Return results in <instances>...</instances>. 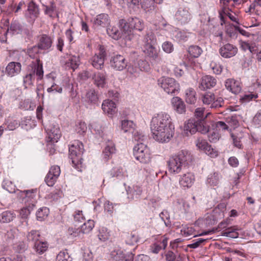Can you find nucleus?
<instances>
[{"label": "nucleus", "instance_id": "nucleus-41", "mask_svg": "<svg viewBox=\"0 0 261 261\" xmlns=\"http://www.w3.org/2000/svg\"><path fill=\"white\" fill-rule=\"evenodd\" d=\"M86 100L88 102L96 103L98 100L97 95L94 89L89 90L86 95Z\"/></svg>", "mask_w": 261, "mask_h": 261}, {"label": "nucleus", "instance_id": "nucleus-7", "mask_svg": "<svg viewBox=\"0 0 261 261\" xmlns=\"http://www.w3.org/2000/svg\"><path fill=\"white\" fill-rule=\"evenodd\" d=\"M135 159L142 164H147L151 161V154L147 145L140 142L133 149Z\"/></svg>", "mask_w": 261, "mask_h": 261}, {"label": "nucleus", "instance_id": "nucleus-31", "mask_svg": "<svg viewBox=\"0 0 261 261\" xmlns=\"http://www.w3.org/2000/svg\"><path fill=\"white\" fill-rule=\"evenodd\" d=\"M80 64V58L77 56H72L70 57L68 60L66 62V68L75 70Z\"/></svg>", "mask_w": 261, "mask_h": 261}, {"label": "nucleus", "instance_id": "nucleus-5", "mask_svg": "<svg viewBox=\"0 0 261 261\" xmlns=\"http://www.w3.org/2000/svg\"><path fill=\"white\" fill-rule=\"evenodd\" d=\"M119 26L122 32L126 35L125 37L128 36V39H131L130 35L133 30L141 32L144 28L143 21L136 17L129 18L127 20L120 19Z\"/></svg>", "mask_w": 261, "mask_h": 261}, {"label": "nucleus", "instance_id": "nucleus-21", "mask_svg": "<svg viewBox=\"0 0 261 261\" xmlns=\"http://www.w3.org/2000/svg\"><path fill=\"white\" fill-rule=\"evenodd\" d=\"M173 109L179 114H184L186 111V105L183 100L179 97H174L171 99Z\"/></svg>", "mask_w": 261, "mask_h": 261}, {"label": "nucleus", "instance_id": "nucleus-4", "mask_svg": "<svg viewBox=\"0 0 261 261\" xmlns=\"http://www.w3.org/2000/svg\"><path fill=\"white\" fill-rule=\"evenodd\" d=\"M42 63L38 59L32 61L29 65L27 74L23 77V85L25 88L32 86L35 81V75L38 80H41L43 77Z\"/></svg>", "mask_w": 261, "mask_h": 261}, {"label": "nucleus", "instance_id": "nucleus-29", "mask_svg": "<svg viewBox=\"0 0 261 261\" xmlns=\"http://www.w3.org/2000/svg\"><path fill=\"white\" fill-rule=\"evenodd\" d=\"M15 218V214L11 211H6L0 214V223H8Z\"/></svg>", "mask_w": 261, "mask_h": 261}, {"label": "nucleus", "instance_id": "nucleus-12", "mask_svg": "<svg viewBox=\"0 0 261 261\" xmlns=\"http://www.w3.org/2000/svg\"><path fill=\"white\" fill-rule=\"evenodd\" d=\"M47 136L46 141L48 143V146H51L52 144L57 143L61 137V132L59 128L54 126L46 130Z\"/></svg>", "mask_w": 261, "mask_h": 261}, {"label": "nucleus", "instance_id": "nucleus-33", "mask_svg": "<svg viewBox=\"0 0 261 261\" xmlns=\"http://www.w3.org/2000/svg\"><path fill=\"white\" fill-rule=\"evenodd\" d=\"M200 99L205 105H211L212 103L215 99V94L212 92H206L201 94Z\"/></svg>", "mask_w": 261, "mask_h": 261}, {"label": "nucleus", "instance_id": "nucleus-26", "mask_svg": "<svg viewBox=\"0 0 261 261\" xmlns=\"http://www.w3.org/2000/svg\"><path fill=\"white\" fill-rule=\"evenodd\" d=\"M23 31V27L18 20H13L7 29V33L12 35L21 34Z\"/></svg>", "mask_w": 261, "mask_h": 261}, {"label": "nucleus", "instance_id": "nucleus-16", "mask_svg": "<svg viewBox=\"0 0 261 261\" xmlns=\"http://www.w3.org/2000/svg\"><path fill=\"white\" fill-rule=\"evenodd\" d=\"M217 83L216 79L211 75H204L200 80L199 88L202 90H205L214 87Z\"/></svg>", "mask_w": 261, "mask_h": 261}, {"label": "nucleus", "instance_id": "nucleus-54", "mask_svg": "<svg viewBox=\"0 0 261 261\" xmlns=\"http://www.w3.org/2000/svg\"><path fill=\"white\" fill-rule=\"evenodd\" d=\"M258 96L257 94H253L252 93H248L241 96L240 100L242 103H246L250 101L253 98H256Z\"/></svg>", "mask_w": 261, "mask_h": 261}, {"label": "nucleus", "instance_id": "nucleus-64", "mask_svg": "<svg viewBox=\"0 0 261 261\" xmlns=\"http://www.w3.org/2000/svg\"><path fill=\"white\" fill-rule=\"evenodd\" d=\"M231 137L233 140V143L234 146L238 148H241L242 144L241 142V137L237 136L233 134H231Z\"/></svg>", "mask_w": 261, "mask_h": 261}, {"label": "nucleus", "instance_id": "nucleus-24", "mask_svg": "<svg viewBox=\"0 0 261 261\" xmlns=\"http://www.w3.org/2000/svg\"><path fill=\"white\" fill-rule=\"evenodd\" d=\"M52 42L53 40L50 36L43 34L39 37L37 45L41 49L46 50L51 47Z\"/></svg>", "mask_w": 261, "mask_h": 261}, {"label": "nucleus", "instance_id": "nucleus-48", "mask_svg": "<svg viewBox=\"0 0 261 261\" xmlns=\"http://www.w3.org/2000/svg\"><path fill=\"white\" fill-rule=\"evenodd\" d=\"M34 248L37 252L41 254L46 250L47 246L46 242L40 241L35 244Z\"/></svg>", "mask_w": 261, "mask_h": 261}, {"label": "nucleus", "instance_id": "nucleus-20", "mask_svg": "<svg viewBox=\"0 0 261 261\" xmlns=\"http://www.w3.org/2000/svg\"><path fill=\"white\" fill-rule=\"evenodd\" d=\"M226 88L231 93L237 94L239 93L242 89L240 82L233 79H228L225 82Z\"/></svg>", "mask_w": 261, "mask_h": 261}, {"label": "nucleus", "instance_id": "nucleus-1", "mask_svg": "<svg viewBox=\"0 0 261 261\" xmlns=\"http://www.w3.org/2000/svg\"><path fill=\"white\" fill-rule=\"evenodd\" d=\"M153 138L160 142H169L173 137L174 126L169 114L161 113L152 118L150 124Z\"/></svg>", "mask_w": 261, "mask_h": 261}, {"label": "nucleus", "instance_id": "nucleus-60", "mask_svg": "<svg viewBox=\"0 0 261 261\" xmlns=\"http://www.w3.org/2000/svg\"><path fill=\"white\" fill-rule=\"evenodd\" d=\"M110 236L109 232H107L106 228H102L101 230H100L99 234L98 235L99 239L102 241H105L109 239Z\"/></svg>", "mask_w": 261, "mask_h": 261}, {"label": "nucleus", "instance_id": "nucleus-61", "mask_svg": "<svg viewBox=\"0 0 261 261\" xmlns=\"http://www.w3.org/2000/svg\"><path fill=\"white\" fill-rule=\"evenodd\" d=\"M87 125L85 122H80L76 126V130L77 133L82 135L87 130Z\"/></svg>", "mask_w": 261, "mask_h": 261}, {"label": "nucleus", "instance_id": "nucleus-37", "mask_svg": "<svg viewBox=\"0 0 261 261\" xmlns=\"http://www.w3.org/2000/svg\"><path fill=\"white\" fill-rule=\"evenodd\" d=\"M45 7L44 13L50 17H54V12L56 11V7L53 1H50L48 5L43 4Z\"/></svg>", "mask_w": 261, "mask_h": 261}, {"label": "nucleus", "instance_id": "nucleus-2", "mask_svg": "<svg viewBox=\"0 0 261 261\" xmlns=\"http://www.w3.org/2000/svg\"><path fill=\"white\" fill-rule=\"evenodd\" d=\"M204 108H198L195 110V118L190 119L185 122L184 127V133L187 136L195 134L199 132L201 134H206L209 130V125L205 120L210 113L204 114Z\"/></svg>", "mask_w": 261, "mask_h": 261}, {"label": "nucleus", "instance_id": "nucleus-62", "mask_svg": "<svg viewBox=\"0 0 261 261\" xmlns=\"http://www.w3.org/2000/svg\"><path fill=\"white\" fill-rule=\"evenodd\" d=\"M126 4L127 7L133 9L135 6H138L141 0H121Z\"/></svg>", "mask_w": 261, "mask_h": 261}, {"label": "nucleus", "instance_id": "nucleus-11", "mask_svg": "<svg viewBox=\"0 0 261 261\" xmlns=\"http://www.w3.org/2000/svg\"><path fill=\"white\" fill-rule=\"evenodd\" d=\"M111 67L116 70L122 71L127 66L125 58L120 55H116L112 57L110 60Z\"/></svg>", "mask_w": 261, "mask_h": 261}, {"label": "nucleus", "instance_id": "nucleus-59", "mask_svg": "<svg viewBox=\"0 0 261 261\" xmlns=\"http://www.w3.org/2000/svg\"><path fill=\"white\" fill-rule=\"evenodd\" d=\"M163 50L167 53H171L174 49L173 45L171 42L166 41L162 44Z\"/></svg>", "mask_w": 261, "mask_h": 261}, {"label": "nucleus", "instance_id": "nucleus-47", "mask_svg": "<svg viewBox=\"0 0 261 261\" xmlns=\"http://www.w3.org/2000/svg\"><path fill=\"white\" fill-rule=\"evenodd\" d=\"M111 258L115 261L122 260L124 258V254L121 250H115L111 253Z\"/></svg>", "mask_w": 261, "mask_h": 261}, {"label": "nucleus", "instance_id": "nucleus-45", "mask_svg": "<svg viewBox=\"0 0 261 261\" xmlns=\"http://www.w3.org/2000/svg\"><path fill=\"white\" fill-rule=\"evenodd\" d=\"M144 43L143 46L144 48L147 46L154 45L155 42H156V39L152 34H147L143 40Z\"/></svg>", "mask_w": 261, "mask_h": 261}, {"label": "nucleus", "instance_id": "nucleus-51", "mask_svg": "<svg viewBox=\"0 0 261 261\" xmlns=\"http://www.w3.org/2000/svg\"><path fill=\"white\" fill-rule=\"evenodd\" d=\"M56 261H71V258L67 251L66 250H63L60 251L57 255Z\"/></svg>", "mask_w": 261, "mask_h": 261}, {"label": "nucleus", "instance_id": "nucleus-17", "mask_svg": "<svg viewBox=\"0 0 261 261\" xmlns=\"http://www.w3.org/2000/svg\"><path fill=\"white\" fill-rule=\"evenodd\" d=\"M21 65L17 62H10L7 66L5 70L6 74L10 77L15 76L20 73Z\"/></svg>", "mask_w": 261, "mask_h": 261}, {"label": "nucleus", "instance_id": "nucleus-30", "mask_svg": "<svg viewBox=\"0 0 261 261\" xmlns=\"http://www.w3.org/2000/svg\"><path fill=\"white\" fill-rule=\"evenodd\" d=\"M185 94L186 102L190 105H194L197 101L196 91L193 88H190L186 90Z\"/></svg>", "mask_w": 261, "mask_h": 261}, {"label": "nucleus", "instance_id": "nucleus-32", "mask_svg": "<svg viewBox=\"0 0 261 261\" xmlns=\"http://www.w3.org/2000/svg\"><path fill=\"white\" fill-rule=\"evenodd\" d=\"M239 230V229L237 226H234L223 230L221 232V234L223 236L235 239L239 237V233L237 232Z\"/></svg>", "mask_w": 261, "mask_h": 261}, {"label": "nucleus", "instance_id": "nucleus-15", "mask_svg": "<svg viewBox=\"0 0 261 261\" xmlns=\"http://www.w3.org/2000/svg\"><path fill=\"white\" fill-rule=\"evenodd\" d=\"M175 17L181 24H186L191 20L192 15L188 9L180 8L176 12Z\"/></svg>", "mask_w": 261, "mask_h": 261}, {"label": "nucleus", "instance_id": "nucleus-63", "mask_svg": "<svg viewBox=\"0 0 261 261\" xmlns=\"http://www.w3.org/2000/svg\"><path fill=\"white\" fill-rule=\"evenodd\" d=\"M211 67L214 73L216 74H220L222 71V67L221 66L215 62H212L211 64Z\"/></svg>", "mask_w": 261, "mask_h": 261}, {"label": "nucleus", "instance_id": "nucleus-58", "mask_svg": "<svg viewBox=\"0 0 261 261\" xmlns=\"http://www.w3.org/2000/svg\"><path fill=\"white\" fill-rule=\"evenodd\" d=\"M16 230L15 229H10L7 231L5 234V238L7 242H10L15 238Z\"/></svg>", "mask_w": 261, "mask_h": 261}, {"label": "nucleus", "instance_id": "nucleus-8", "mask_svg": "<svg viewBox=\"0 0 261 261\" xmlns=\"http://www.w3.org/2000/svg\"><path fill=\"white\" fill-rule=\"evenodd\" d=\"M158 85L168 94H173L179 89V85L175 79L169 77L162 76L158 80Z\"/></svg>", "mask_w": 261, "mask_h": 261}, {"label": "nucleus", "instance_id": "nucleus-36", "mask_svg": "<svg viewBox=\"0 0 261 261\" xmlns=\"http://www.w3.org/2000/svg\"><path fill=\"white\" fill-rule=\"evenodd\" d=\"M225 122L228 128L231 130L232 128L235 129L239 126V122L236 115L228 116L225 118Z\"/></svg>", "mask_w": 261, "mask_h": 261}, {"label": "nucleus", "instance_id": "nucleus-50", "mask_svg": "<svg viewBox=\"0 0 261 261\" xmlns=\"http://www.w3.org/2000/svg\"><path fill=\"white\" fill-rule=\"evenodd\" d=\"M154 3L153 0H143L142 7L146 11L153 10L155 8Z\"/></svg>", "mask_w": 261, "mask_h": 261}, {"label": "nucleus", "instance_id": "nucleus-53", "mask_svg": "<svg viewBox=\"0 0 261 261\" xmlns=\"http://www.w3.org/2000/svg\"><path fill=\"white\" fill-rule=\"evenodd\" d=\"M125 240L126 244L133 245L138 242V236L135 234H127L125 236Z\"/></svg>", "mask_w": 261, "mask_h": 261}, {"label": "nucleus", "instance_id": "nucleus-9", "mask_svg": "<svg viewBox=\"0 0 261 261\" xmlns=\"http://www.w3.org/2000/svg\"><path fill=\"white\" fill-rule=\"evenodd\" d=\"M39 14L38 6L34 1H31L28 5V9L25 11L24 16L28 22L34 23Z\"/></svg>", "mask_w": 261, "mask_h": 261}, {"label": "nucleus", "instance_id": "nucleus-18", "mask_svg": "<svg viewBox=\"0 0 261 261\" xmlns=\"http://www.w3.org/2000/svg\"><path fill=\"white\" fill-rule=\"evenodd\" d=\"M145 55L152 58L156 63H160L162 61L161 57H159V51L154 46V45H148L143 49Z\"/></svg>", "mask_w": 261, "mask_h": 261}, {"label": "nucleus", "instance_id": "nucleus-40", "mask_svg": "<svg viewBox=\"0 0 261 261\" xmlns=\"http://www.w3.org/2000/svg\"><path fill=\"white\" fill-rule=\"evenodd\" d=\"M190 55L193 58L199 57L202 53V49L197 45H191L188 48Z\"/></svg>", "mask_w": 261, "mask_h": 261}, {"label": "nucleus", "instance_id": "nucleus-6", "mask_svg": "<svg viewBox=\"0 0 261 261\" xmlns=\"http://www.w3.org/2000/svg\"><path fill=\"white\" fill-rule=\"evenodd\" d=\"M84 151L83 144L79 141H75L69 147V158L71 160L73 166L78 170H81L82 167Z\"/></svg>", "mask_w": 261, "mask_h": 261}, {"label": "nucleus", "instance_id": "nucleus-43", "mask_svg": "<svg viewBox=\"0 0 261 261\" xmlns=\"http://www.w3.org/2000/svg\"><path fill=\"white\" fill-rule=\"evenodd\" d=\"M94 226V222L93 220H89L87 222L84 223L81 226V231L83 233H88L90 232Z\"/></svg>", "mask_w": 261, "mask_h": 261}, {"label": "nucleus", "instance_id": "nucleus-3", "mask_svg": "<svg viewBox=\"0 0 261 261\" xmlns=\"http://www.w3.org/2000/svg\"><path fill=\"white\" fill-rule=\"evenodd\" d=\"M193 160V155L189 151L179 150L169 157L167 161L168 171L172 174H178L187 169Z\"/></svg>", "mask_w": 261, "mask_h": 261}, {"label": "nucleus", "instance_id": "nucleus-35", "mask_svg": "<svg viewBox=\"0 0 261 261\" xmlns=\"http://www.w3.org/2000/svg\"><path fill=\"white\" fill-rule=\"evenodd\" d=\"M135 124L132 121L123 120L121 122V129L124 133H132L134 132Z\"/></svg>", "mask_w": 261, "mask_h": 261}, {"label": "nucleus", "instance_id": "nucleus-42", "mask_svg": "<svg viewBox=\"0 0 261 261\" xmlns=\"http://www.w3.org/2000/svg\"><path fill=\"white\" fill-rule=\"evenodd\" d=\"M2 186L4 189L8 191L9 193H14L16 192L15 186L8 179L4 180Z\"/></svg>", "mask_w": 261, "mask_h": 261}, {"label": "nucleus", "instance_id": "nucleus-25", "mask_svg": "<svg viewBox=\"0 0 261 261\" xmlns=\"http://www.w3.org/2000/svg\"><path fill=\"white\" fill-rule=\"evenodd\" d=\"M93 24L97 27H106L110 23L108 14L102 13L96 16L93 20Z\"/></svg>", "mask_w": 261, "mask_h": 261}, {"label": "nucleus", "instance_id": "nucleus-22", "mask_svg": "<svg viewBox=\"0 0 261 261\" xmlns=\"http://www.w3.org/2000/svg\"><path fill=\"white\" fill-rule=\"evenodd\" d=\"M196 146L201 150H203L204 152L212 157L216 156L215 153L212 152V149L210 145H209L206 140L199 138L196 140Z\"/></svg>", "mask_w": 261, "mask_h": 261}, {"label": "nucleus", "instance_id": "nucleus-46", "mask_svg": "<svg viewBox=\"0 0 261 261\" xmlns=\"http://www.w3.org/2000/svg\"><path fill=\"white\" fill-rule=\"evenodd\" d=\"M49 214V209L46 207L40 208L36 213V217L38 220L42 221Z\"/></svg>", "mask_w": 261, "mask_h": 261}, {"label": "nucleus", "instance_id": "nucleus-38", "mask_svg": "<svg viewBox=\"0 0 261 261\" xmlns=\"http://www.w3.org/2000/svg\"><path fill=\"white\" fill-rule=\"evenodd\" d=\"M40 47L37 45H34L32 47L28 49V54L30 57L32 59H35L34 61H36L38 59L40 61L39 57Z\"/></svg>", "mask_w": 261, "mask_h": 261}, {"label": "nucleus", "instance_id": "nucleus-56", "mask_svg": "<svg viewBox=\"0 0 261 261\" xmlns=\"http://www.w3.org/2000/svg\"><path fill=\"white\" fill-rule=\"evenodd\" d=\"M57 178V177L54 176V175L48 172L45 177V181L48 186L51 187L55 184Z\"/></svg>", "mask_w": 261, "mask_h": 261}, {"label": "nucleus", "instance_id": "nucleus-19", "mask_svg": "<svg viewBox=\"0 0 261 261\" xmlns=\"http://www.w3.org/2000/svg\"><path fill=\"white\" fill-rule=\"evenodd\" d=\"M195 181V176L193 174L187 172L180 176L179 180V185L184 188H190Z\"/></svg>", "mask_w": 261, "mask_h": 261}, {"label": "nucleus", "instance_id": "nucleus-44", "mask_svg": "<svg viewBox=\"0 0 261 261\" xmlns=\"http://www.w3.org/2000/svg\"><path fill=\"white\" fill-rule=\"evenodd\" d=\"M107 34L115 40L120 38V33L117 28L110 26L107 30Z\"/></svg>", "mask_w": 261, "mask_h": 261}, {"label": "nucleus", "instance_id": "nucleus-34", "mask_svg": "<svg viewBox=\"0 0 261 261\" xmlns=\"http://www.w3.org/2000/svg\"><path fill=\"white\" fill-rule=\"evenodd\" d=\"M115 148L113 143L112 141H108L107 143L106 146L103 151L104 158L107 161L110 156L115 152Z\"/></svg>", "mask_w": 261, "mask_h": 261}, {"label": "nucleus", "instance_id": "nucleus-13", "mask_svg": "<svg viewBox=\"0 0 261 261\" xmlns=\"http://www.w3.org/2000/svg\"><path fill=\"white\" fill-rule=\"evenodd\" d=\"M238 53L236 46L230 43H226L219 49L220 55L224 58H230L234 56Z\"/></svg>", "mask_w": 261, "mask_h": 261}, {"label": "nucleus", "instance_id": "nucleus-14", "mask_svg": "<svg viewBox=\"0 0 261 261\" xmlns=\"http://www.w3.org/2000/svg\"><path fill=\"white\" fill-rule=\"evenodd\" d=\"M18 192L17 194L20 198H22V202L24 203L25 204H29L33 206H35V200L34 192L35 191L34 190H24V191H19L17 190Z\"/></svg>", "mask_w": 261, "mask_h": 261}, {"label": "nucleus", "instance_id": "nucleus-57", "mask_svg": "<svg viewBox=\"0 0 261 261\" xmlns=\"http://www.w3.org/2000/svg\"><path fill=\"white\" fill-rule=\"evenodd\" d=\"M27 248L28 245L23 241L18 242L15 247V250L19 253L24 252L27 249Z\"/></svg>", "mask_w": 261, "mask_h": 261}, {"label": "nucleus", "instance_id": "nucleus-27", "mask_svg": "<svg viewBox=\"0 0 261 261\" xmlns=\"http://www.w3.org/2000/svg\"><path fill=\"white\" fill-rule=\"evenodd\" d=\"M92 79L94 84L98 87L103 88L106 84V75L103 73L96 72L93 75Z\"/></svg>", "mask_w": 261, "mask_h": 261}, {"label": "nucleus", "instance_id": "nucleus-10", "mask_svg": "<svg viewBox=\"0 0 261 261\" xmlns=\"http://www.w3.org/2000/svg\"><path fill=\"white\" fill-rule=\"evenodd\" d=\"M106 56V51L104 48L100 46L98 53L92 58L91 62L92 66L96 69H101Z\"/></svg>", "mask_w": 261, "mask_h": 261}, {"label": "nucleus", "instance_id": "nucleus-39", "mask_svg": "<svg viewBox=\"0 0 261 261\" xmlns=\"http://www.w3.org/2000/svg\"><path fill=\"white\" fill-rule=\"evenodd\" d=\"M27 240L29 242L32 243L34 245L37 242H39L40 235L38 231L36 230H32L29 232L27 236Z\"/></svg>", "mask_w": 261, "mask_h": 261}, {"label": "nucleus", "instance_id": "nucleus-23", "mask_svg": "<svg viewBox=\"0 0 261 261\" xmlns=\"http://www.w3.org/2000/svg\"><path fill=\"white\" fill-rule=\"evenodd\" d=\"M102 109L110 117H112L117 111L115 103L109 99L103 101L102 104Z\"/></svg>", "mask_w": 261, "mask_h": 261}, {"label": "nucleus", "instance_id": "nucleus-28", "mask_svg": "<svg viewBox=\"0 0 261 261\" xmlns=\"http://www.w3.org/2000/svg\"><path fill=\"white\" fill-rule=\"evenodd\" d=\"M221 178V176L220 173L217 172H214L208 175L207 178V183L211 187H216L219 184Z\"/></svg>", "mask_w": 261, "mask_h": 261}, {"label": "nucleus", "instance_id": "nucleus-55", "mask_svg": "<svg viewBox=\"0 0 261 261\" xmlns=\"http://www.w3.org/2000/svg\"><path fill=\"white\" fill-rule=\"evenodd\" d=\"M216 128L219 131H225L228 130L231 132V129L228 128V125L226 124V122L222 121H219L215 124Z\"/></svg>", "mask_w": 261, "mask_h": 261}, {"label": "nucleus", "instance_id": "nucleus-49", "mask_svg": "<svg viewBox=\"0 0 261 261\" xmlns=\"http://www.w3.org/2000/svg\"><path fill=\"white\" fill-rule=\"evenodd\" d=\"M5 124L7 125V129L10 130H14L19 126V123L17 121L13 120L11 118H8L6 120Z\"/></svg>", "mask_w": 261, "mask_h": 261}, {"label": "nucleus", "instance_id": "nucleus-52", "mask_svg": "<svg viewBox=\"0 0 261 261\" xmlns=\"http://www.w3.org/2000/svg\"><path fill=\"white\" fill-rule=\"evenodd\" d=\"M34 206L26 204V206L22 208L20 210V215L22 218H27L30 215L31 211L33 209Z\"/></svg>", "mask_w": 261, "mask_h": 261}]
</instances>
